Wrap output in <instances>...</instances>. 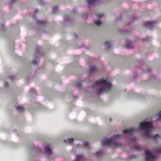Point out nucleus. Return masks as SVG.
I'll use <instances>...</instances> for the list:
<instances>
[{
	"instance_id": "14",
	"label": "nucleus",
	"mask_w": 161,
	"mask_h": 161,
	"mask_svg": "<svg viewBox=\"0 0 161 161\" xmlns=\"http://www.w3.org/2000/svg\"><path fill=\"white\" fill-rule=\"evenodd\" d=\"M95 24L98 26H100L102 24V23L99 20H97L95 22Z\"/></svg>"
},
{
	"instance_id": "10",
	"label": "nucleus",
	"mask_w": 161,
	"mask_h": 161,
	"mask_svg": "<svg viewBox=\"0 0 161 161\" xmlns=\"http://www.w3.org/2000/svg\"><path fill=\"white\" fill-rule=\"evenodd\" d=\"M16 108L18 111L19 112H22L24 111V108L23 106H18Z\"/></svg>"
},
{
	"instance_id": "4",
	"label": "nucleus",
	"mask_w": 161,
	"mask_h": 161,
	"mask_svg": "<svg viewBox=\"0 0 161 161\" xmlns=\"http://www.w3.org/2000/svg\"><path fill=\"white\" fill-rule=\"evenodd\" d=\"M145 152L146 154V161H155L157 158L156 155L147 150H145Z\"/></svg>"
},
{
	"instance_id": "24",
	"label": "nucleus",
	"mask_w": 161,
	"mask_h": 161,
	"mask_svg": "<svg viewBox=\"0 0 161 161\" xmlns=\"http://www.w3.org/2000/svg\"><path fill=\"white\" fill-rule=\"evenodd\" d=\"M31 91H32L33 92H34V91H35V90L34 89H31L30 90V92H31Z\"/></svg>"
},
{
	"instance_id": "19",
	"label": "nucleus",
	"mask_w": 161,
	"mask_h": 161,
	"mask_svg": "<svg viewBox=\"0 0 161 161\" xmlns=\"http://www.w3.org/2000/svg\"><path fill=\"white\" fill-rule=\"evenodd\" d=\"M9 86V84L8 82H5L4 84V86L5 87H8Z\"/></svg>"
},
{
	"instance_id": "25",
	"label": "nucleus",
	"mask_w": 161,
	"mask_h": 161,
	"mask_svg": "<svg viewBox=\"0 0 161 161\" xmlns=\"http://www.w3.org/2000/svg\"><path fill=\"white\" fill-rule=\"evenodd\" d=\"M100 152H101V151H98L97 152V153H96V154L97 155H98V154L99 153H100Z\"/></svg>"
},
{
	"instance_id": "31",
	"label": "nucleus",
	"mask_w": 161,
	"mask_h": 161,
	"mask_svg": "<svg viewBox=\"0 0 161 161\" xmlns=\"http://www.w3.org/2000/svg\"><path fill=\"white\" fill-rule=\"evenodd\" d=\"M14 1H15V0H14Z\"/></svg>"
},
{
	"instance_id": "17",
	"label": "nucleus",
	"mask_w": 161,
	"mask_h": 161,
	"mask_svg": "<svg viewBox=\"0 0 161 161\" xmlns=\"http://www.w3.org/2000/svg\"><path fill=\"white\" fill-rule=\"evenodd\" d=\"M32 63L36 65L38 63V62L36 61L35 60H34L32 62Z\"/></svg>"
},
{
	"instance_id": "18",
	"label": "nucleus",
	"mask_w": 161,
	"mask_h": 161,
	"mask_svg": "<svg viewBox=\"0 0 161 161\" xmlns=\"http://www.w3.org/2000/svg\"><path fill=\"white\" fill-rule=\"evenodd\" d=\"M84 144L86 147H87L89 144V142H88L86 141L84 142Z\"/></svg>"
},
{
	"instance_id": "15",
	"label": "nucleus",
	"mask_w": 161,
	"mask_h": 161,
	"mask_svg": "<svg viewBox=\"0 0 161 161\" xmlns=\"http://www.w3.org/2000/svg\"><path fill=\"white\" fill-rule=\"evenodd\" d=\"M88 3L89 4H93L95 2V0H88Z\"/></svg>"
},
{
	"instance_id": "6",
	"label": "nucleus",
	"mask_w": 161,
	"mask_h": 161,
	"mask_svg": "<svg viewBox=\"0 0 161 161\" xmlns=\"http://www.w3.org/2000/svg\"><path fill=\"white\" fill-rule=\"evenodd\" d=\"M155 22V21L153 22H147L146 23V26L147 27H149L150 28L154 27Z\"/></svg>"
},
{
	"instance_id": "22",
	"label": "nucleus",
	"mask_w": 161,
	"mask_h": 161,
	"mask_svg": "<svg viewBox=\"0 0 161 161\" xmlns=\"http://www.w3.org/2000/svg\"><path fill=\"white\" fill-rule=\"evenodd\" d=\"M159 117L158 119V121H159L161 119V111L159 112Z\"/></svg>"
},
{
	"instance_id": "12",
	"label": "nucleus",
	"mask_w": 161,
	"mask_h": 161,
	"mask_svg": "<svg viewBox=\"0 0 161 161\" xmlns=\"http://www.w3.org/2000/svg\"><path fill=\"white\" fill-rule=\"evenodd\" d=\"M104 45L107 47V48H109L111 47V45L108 42H106L105 43Z\"/></svg>"
},
{
	"instance_id": "30",
	"label": "nucleus",
	"mask_w": 161,
	"mask_h": 161,
	"mask_svg": "<svg viewBox=\"0 0 161 161\" xmlns=\"http://www.w3.org/2000/svg\"><path fill=\"white\" fill-rule=\"evenodd\" d=\"M54 7H53V9H54Z\"/></svg>"
},
{
	"instance_id": "23",
	"label": "nucleus",
	"mask_w": 161,
	"mask_h": 161,
	"mask_svg": "<svg viewBox=\"0 0 161 161\" xmlns=\"http://www.w3.org/2000/svg\"><path fill=\"white\" fill-rule=\"evenodd\" d=\"M157 152L158 153H161V148L158 149Z\"/></svg>"
},
{
	"instance_id": "28",
	"label": "nucleus",
	"mask_w": 161,
	"mask_h": 161,
	"mask_svg": "<svg viewBox=\"0 0 161 161\" xmlns=\"http://www.w3.org/2000/svg\"><path fill=\"white\" fill-rule=\"evenodd\" d=\"M39 52V51H38V50L37 51V52Z\"/></svg>"
},
{
	"instance_id": "13",
	"label": "nucleus",
	"mask_w": 161,
	"mask_h": 161,
	"mask_svg": "<svg viewBox=\"0 0 161 161\" xmlns=\"http://www.w3.org/2000/svg\"><path fill=\"white\" fill-rule=\"evenodd\" d=\"M36 23L37 25H43L45 24L44 22L41 21H37Z\"/></svg>"
},
{
	"instance_id": "21",
	"label": "nucleus",
	"mask_w": 161,
	"mask_h": 161,
	"mask_svg": "<svg viewBox=\"0 0 161 161\" xmlns=\"http://www.w3.org/2000/svg\"><path fill=\"white\" fill-rule=\"evenodd\" d=\"M103 16V15L101 14H99L97 15V17L98 18H100Z\"/></svg>"
},
{
	"instance_id": "11",
	"label": "nucleus",
	"mask_w": 161,
	"mask_h": 161,
	"mask_svg": "<svg viewBox=\"0 0 161 161\" xmlns=\"http://www.w3.org/2000/svg\"><path fill=\"white\" fill-rule=\"evenodd\" d=\"M134 148L136 150L138 151H140L142 150L141 147L140 146L138 145L135 146H134Z\"/></svg>"
},
{
	"instance_id": "29",
	"label": "nucleus",
	"mask_w": 161,
	"mask_h": 161,
	"mask_svg": "<svg viewBox=\"0 0 161 161\" xmlns=\"http://www.w3.org/2000/svg\"><path fill=\"white\" fill-rule=\"evenodd\" d=\"M13 1H12V3H13Z\"/></svg>"
},
{
	"instance_id": "26",
	"label": "nucleus",
	"mask_w": 161,
	"mask_h": 161,
	"mask_svg": "<svg viewBox=\"0 0 161 161\" xmlns=\"http://www.w3.org/2000/svg\"><path fill=\"white\" fill-rule=\"evenodd\" d=\"M37 10H36V11H35V13H36V12H37Z\"/></svg>"
},
{
	"instance_id": "9",
	"label": "nucleus",
	"mask_w": 161,
	"mask_h": 161,
	"mask_svg": "<svg viewBox=\"0 0 161 161\" xmlns=\"http://www.w3.org/2000/svg\"><path fill=\"white\" fill-rule=\"evenodd\" d=\"M97 70V68L96 66H93L90 67V72H92L96 71Z\"/></svg>"
},
{
	"instance_id": "3",
	"label": "nucleus",
	"mask_w": 161,
	"mask_h": 161,
	"mask_svg": "<svg viewBox=\"0 0 161 161\" xmlns=\"http://www.w3.org/2000/svg\"><path fill=\"white\" fill-rule=\"evenodd\" d=\"M121 136V135H117L110 138L109 139L103 140H102V145H106L110 147L113 148H119L122 145L121 143L117 142L114 141V139L118 138Z\"/></svg>"
},
{
	"instance_id": "2",
	"label": "nucleus",
	"mask_w": 161,
	"mask_h": 161,
	"mask_svg": "<svg viewBox=\"0 0 161 161\" xmlns=\"http://www.w3.org/2000/svg\"><path fill=\"white\" fill-rule=\"evenodd\" d=\"M94 85L96 86L102 85L104 88L98 89L97 91L98 94H101L103 92L106 93L110 91L112 87L111 84L106 80L101 79L97 80L94 82Z\"/></svg>"
},
{
	"instance_id": "16",
	"label": "nucleus",
	"mask_w": 161,
	"mask_h": 161,
	"mask_svg": "<svg viewBox=\"0 0 161 161\" xmlns=\"http://www.w3.org/2000/svg\"><path fill=\"white\" fill-rule=\"evenodd\" d=\"M67 139L68 140V141L70 143H72L74 142V139L73 138H68Z\"/></svg>"
},
{
	"instance_id": "27",
	"label": "nucleus",
	"mask_w": 161,
	"mask_h": 161,
	"mask_svg": "<svg viewBox=\"0 0 161 161\" xmlns=\"http://www.w3.org/2000/svg\"><path fill=\"white\" fill-rule=\"evenodd\" d=\"M64 142H66L65 140H64Z\"/></svg>"
},
{
	"instance_id": "5",
	"label": "nucleus",
	"mask_w": 161,
	"mask_h": 161,
	"mask_svg": "<svg viewBox=\"0 0 161 161\" xmlns=\"http://www.w3.org/2000/svg\"><path fill=\"white\" fill-rule=\"evenodd\" d=\"M136 129L134 127H132L128 129H126L123 131L124 133L132 134L135 131Z\"/></svg>"
},
{
	"instance_id": "20",
	"label": "nucleus",
	"mask_w": 161,
	"mask_h": 161,
	"mask_svg": "<svg viewBox=\"0 0 161 161\" xmlns=\"http://www.w3.org/2000/svg\"><path fill=\"white\" fill-rule=\"evenodd\" d=\"M131 44L129 43H128L126 45V47L128 48H132L131 47L129 46Z\"/></svg>"
},
{
	"instance_id": "1",
	"label": "nucleus",
	"mask_w": 161,
	"mask_h": 161,
	"mask_svg": "<svg viewBox=\"0 0 161 161\" xmlns=\"http://www.w3.org/2000/svg\"><path fill=\"white\" fill-rule=\"evenodd\" d=\"M152 123L149 121H146L144 123L142 122H141V129L144 130L145 132L144 135V136L147 138H153L154 139L159 136V134H158L154 136L150 134V132L152 130Z\"/></svg>"
},
{
	"instance_id": "8",
	"label": "nucleus",
	"mask_w": 161,
	"mask_h": 161,
	"mask_svg": "<svg viewBox=\"0 0 161 161\" xmlns=\"http://www.w3.org/2000/svg\"><path fill=\"white\" fill-rule=\"evenodd\" d=\"M50 145H49L45 147V151L46 153H52L51 150L50 148Z\"/></svg>"
},
{
	"instance_id": "7",
	"label": "nucleus",
	"mask_w": 161,
	"mask_h": 161,
	"mask_svg": "<svg viewBox=\"0 0 161 161\" xmlns=\"http://www.w3.org/2000/svg\"><path fill=\"white\" fill-rule=\"evenodd\" d=\"M84 158L83 156L80 155L79 156L77 155L76 156V158L75 159V161H84Z\"/></svg>"
}]
</instances>
